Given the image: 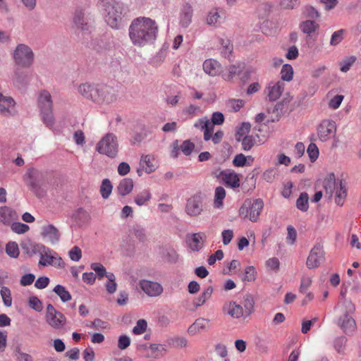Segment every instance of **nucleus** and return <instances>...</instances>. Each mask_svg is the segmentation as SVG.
I'll return each mask as SVG.
<instances>
[{"instance_id": "nucleus-1", "label": "nucleus", "mask_w": 361, "mask_h": 361, "mask_svg": "<svg viewBox=\"0 0 361 361\" xmlns=\"http://www.w3.org/2000/svg\"><path fill=\"white\" fill-rule=\"evenodd\" d=\"M128 32L132 43L135 46L143 47L155 40L158 27L151 18L139 17L132 21Z\"/></svg>"}, {"instance_id": "nucleus-2", "label": "nucleus", "mask_w": 361, "mask_h": 361, "mask_svg": "<svg viewBox=\"0 0 361 361\" xmlns=\"http://www.w3.org/2000/svg\"><path fill=\"white\" fill-rule=\"evenodd\" d=\"M98 7L110 27L116 29L121 27L123 11L122 4L115 0H99Z\"/></svg>"}, {"instance_id": "nucleus-3", "label": "nucleus", "mask_w": 361, "mask_h": 361, "mask_svg": "<svg viewBox=\"0 0 361 361\" xmlns=\"http://www.w3.org/2000/svg\"><path fill=\"white\" fill-rule=\"evenodd\" d=\"M37 106L43 123L47 128H51L55 123V118L53 114V101L51 94L47 90H42L39 93Z\"/></svg>"}, {"instance_id": "nucleus-4", "label": "nucleus", "mask_w": 361, "mask_h": 361, "mask_svg": "<svg viewBox=\"0 0 361 361\" xmlns=\"http://www.w3.org/2000/svg\"><path fill=\"white\" fill-rule=\"evenodd\" d=\"M264 207L262 199L258 198L252 202L246 200L239 209V214L243 218H249L252 222H256Z\"/></svg>"}, {"instance_id": "nucleus-5", "label": "nucleus", "mask_w": 361, "mask_h": 361, "mask_svg": "<svg viewBox=\"0 0 361 361\" xmlns=\"http://www.w3.org/2000/svg\"><path fill=\"white\" fill-rule=\"evenodd\" d=\"M96 149L99 154H105L110 158L116 157L118 151L116 136L113 133H107L97 143Z\"/></svg>"}, {"instance_id": "nucleus-6", "label": "nucleus", "mask_w": 361, "mask_h": 361, "mask_svg": "<svg viewBox=\"0 0 361 361\" xmlns=\"http://www.w3.org/2000/svg\"><path fill=\"white\" fill-rule=\"evenodd\" d=\"M44 172L35 168H30L25 174L24 180L30 190L37 195L38 191L44 185Z\"/></svg>"}, {"instance_id": "nucleus-7", "label": "nucleus", "mask_w": 361, "mask_h": 361, "mask_svg": "<svg viewBox=\"0 0 361 361\" xmlns=\"http://www.w3.org/2000/svg\"><path fill=\"white\" fill-rule=\"evenodd\" d=\"M16 63L23 67H29L34 60V54L32 49L27 45L18 44L14 52Z\"/></svg>"}, {"instance_id": "nucleus-8", "label": "nucleus", "mask_w": 361, "mask_h": 361, "mask_svg": "<svg viewBox=\"0 0 361 361\" xmlns=\"http://www.w3.org/2000/svg\"><path fill=\"white\" fill-rule=\"evenodd\" d=\"M325 260V252L323 246L317 243L311 249L306 261L307 267L310 269L319 267Z\"/></svg>"}, {"instance_id": "nucleus-9", "label": "nucleus", "mask_w": 361, "mask_h": 361, "mask_svg": "<svg viewBox=\"0 0 361 361\" xmlns=\"http://www.w3.org/2000/svg\"><path fill=\"white\" fill-rule=\"evenodd\" d=\"M203 195L196 193L188 199L185 205V212L190 216H197L203 211Z\"/></svg>"}, {"instance_id": "nucleus-10", "label": "nucleus", "mask_w": 361, "mask_h": 361, "mask_svg": "<svg viewBox=\"0 0 361 361\" xmlns=\"http://www.w3.org/2000/svg\"><path fill=\"white\" fill-rule=\"evenodd\" d=\"M96 102L97 104H111L117 99L115 90L109 86L98 85Z\"/></svg>"}, {"instance_id": "nucleus-11", "label": "nucleus", "mask_w": 361, "mask_h": 361, "mask_svg": "<svg viewBox=\"0 0 361 361\" xmlns=\"http://www.w3.org/2000/svg\"><path fill=\"white\" fill-rule=\"evenodd\" d=\"M216 178H221L226 187L236 188L240 186L239 175L231 169L218 170L214 172Z\"/></svg>"}, {"instance_id": "nucleus-12", "label": "nucleus", "mask_w": 361, "mask_h": 361, "mask_svg": "<svg viewBox=\"0 0 361 361\" xmlns=\"http://www.w3.org/2000/svg\"><path fill=\"white\" fill-rule=\"evenodd\" d=\"M336 131V123L331 120H324L317 128L318 137L322 142H325L334 136Z\"/></svg>"}, {"instance_id": "nucleus-13", "label": "nucleus", "mask_w": 361, "mask_h": 361, "mask_svg": "<svg viewBox=\"0 0 361 361\" xmlns=\"http://www.w3.org/2000/svg\"><path fill=\"white\" fill-rule=\"evenodd\" d=\"M141 289L150 297H157L161 294L163 288L161 285L157 282L149 280L142 279L140 281Z\"/></svg>"}, {"instance_id": "nucleus-14", "label": "nucleus", "mask_w": 361, "mask_h": 361, "mask_svg": "<svg viewBox=\"0 0 361 361\" xmlns=\"http://www.w3.org/2000/svg\"><path fill=\"white\" fill-rule=\"evenodd\" d=\"M193 8L190 4H183L179 14V24L183 28H187L192 23Z\"/></svg>"}, {"instance_id": "nucleus-15", "label": "nucleus", "mask_w": 361, "mask_h": 361, "mask_svg": "<svg viewBox=\"0 0 361 361\" xmlns=\"http://www.w3.org/2000/svg\"><path fill=\"white\" fill-rule=\"evenodd\" d=\"M98 85L91 83H82L79 85L78 90L79 93L84 98L96 102V97L97 93Z\"/></svg>"}, {"instance_id": "nucleus-16", "label": "nucleus", "mask_w": 361, "mask_h": 361, "mask_svg": "<svg viewBox=\"0 0 361 361\" xmlns=\"http://www.w3.org/2000/svg\"><path fill=\"white\" fill-rule=\"evenodd\" d=\"M290 99L284 98L281 102L276 103L271 110H268L269 113H271V122L279 121L281 116L286 112Z\"/></svg>"}, {"instance_id": "nucleus-17", "label": "nucleus", "mask_w": 361, "mask_h": 361, "mask_svg": "<svg viewBox=\"0 0 361 361\" xmlns=\"http://www.w3.org/2000/svg\"><path fill=\"white\" fill-rule=\"evenodd\" d=\"M341 180H336L335 174L330 173L322 181V187L325 190L326 195H329V197L331 198L336 189L339 186V181Z\"/></svg>"}, {"instance_id": "nucleus-18", "label": "nucleus", "mask_w": 361, "mask_h": 361, "mask_svg": "<svg viewBox=\"0 0 361 361\" xmlns=\"http://www.w3.org/2000/svg\"><path fill=\"white\" fill-rule=\"evenodd\" d=\"M207 238V235L204 233H195L191 235L190 239L188 240L189 247L194 252L200 251Z\"/></svg>"}, {"instance_id": "nucleus-19", "label": "nucleus", "mask_w": 361, "mask_h": 361, "mask_svg": "<svg viewBox=\"0 0 361 361\" xmlns=\"http://www.w3.org/2000/svg\"><path fill=\"white\" fill-rule=\"evenodd\" d=\"M284 82L283 81H278L271 85V83L268 87V97L270 101L276 100L282 94L284 90Z\"/></svg>"}, {"instance_id": "nucleus-20", "label": "nucleus", "mask_w": 361, "mask_h": 361, "mask_svg": "<svg viewBox=\"0 0 361 361\" xmlns=\"http://www.w3.org/2000/svg\"><path fill=\"white\" fill-rule=\"evenodd\" d=\"M338 325L345 333L353 331L355 328V322L354 319L348 314H344L339 318Z\"/></svg>"}, {"instance_id": "nucleus-21", "label": "nucleus", "mask_w": 361, "mask_h": 361, "mask_svg": "<svg viewBox=\"0 0 361 361\" xmlns=\"http://www.w3.org/2000/svg\"><path fill=\"white\" fill-rule=\"evenodd\" d=\"M221 64L216 60L207 59L203 63L204 71L210 75H216L221 71Z\"/></svg>"}, {"instance_id": "nucleus-22", "label": "nucleus", "mask_w": 361, "mask_h": 361, "mask_svg": "<svg viewBox=\"0 0 361 361\" xmlns=\"http://www.w3.org/2000/svg\"><path fill=\"white\" fill-rule=\"evenodd\" d=\"M32 75L28 71L17 70L15 73V83L18 87H26L30 82Z\"/></svg>"}, {"instance_id": "nucleus-23", "label": "nucleus", "mask_w": 361, "mask_h": 361, "mask_svg": "<svg viewBox=\"0 0 361 361\" xmlns=\"http://www.w3.org/2000/svg\"><path fill=\"white\" fill-rule=\"evenodd\" d=\"M209 319L204 318H198L195 322L190 325L188 329V331L191 335L197 334L200 331L203 330L209 327Z\"/></svg>"}, {"instance_id": "nucleus-24", "label": "nucleus", "mask_w": 361, "mask_h": 361, "mask_svg": "<svg viewBox=\"0 0 361 361\" xmlns=\"http://www.w3.org/2000/svg\"><path fill=\"white\" fill-rule=\"evenodd\" d=\"M42 235L44 237H47L52 243L58 242L60 237L58 229L51 224L43 228Z\"/></svg>"}, {"instance_id": "nucleus-25", "label": "nucleus", "mask_w": 361, "mask_h": 361, "mask_svg": "<svg viewBox=\"0 0 361 361\" xmlns=\"http://www.w3.org/2000/svg\"><path fill=\"white\" fill-rule=\"evenodd\" d=\"M319 27V25L312 20H306L300 24L301 31L310 37Z\"/></svg>"}, {"instance_id": "nucleus-26", "label": "nucleus", "mask_w": 361, "mask_h": 361, "mask_svg": "<svg viewBox=\"0 0 361 361\" xmlns=\"http://www.w3.org/2000/svg\"><path fill=\"white\" fill-rule=\"evenodd\" d=\"M77 224L79 226L84 225L89 222L90 216L89 213L82 208H78L72 216Z\"/></svg>"}, {"instance_id": "nucleus-27", "label": "nucleus", "mask_w": 361, "mask_h": 361, "mask_svg": "<svg viewBox=\"0 0 361 361\" xmlns=\"http://www.w3.org/2000/svg\"><path fill=\"white\" fill-rule=\"evenodd\" d=\"M336 193L335 202L338 206H343L347 196V189L343 180L339 181V186L334 191Z\"/></svg>"}, {"instance_id": "nucleus-28", "label": "nucleus", "mask_w": 361, "mask_h": 361, "mask_svg": "<svg viewBox=\"0 0 361 361\" xmlns=\"http://www.w3.org/2000/svg\"><path fill=\"white\" fill-rule=\"evenodd\" d=\"M133 188V182L131 178H123L117 186V192L121 196L129 194Z\"/></svg>"}, {"instance_id": "nucleus-29", "label": "nucleus", "mask_w": 361, "mask_h": 361, "mask_svg": "<svg viewBox=\"0 0 361 361\" xmlns=\"http://www.w3.org/2000/svg\"><path fill=\"white\" fill-rule=\"evenodd\" d=\"M219 43L221 46V54L224 58L231 61L233 50V46L231 41L228 39L221 38L219 39Z\"/></svg>"}, {"instance_id": "nucleus-30", "label": "nucleus", "mask_w": 361, "mask_h": 361, "mask_svg": "<svg viewBox=\"0 0 361 361\" xmlns=\"http://www.w3.org/2000/svg\"><path fill=\"white\" fill-rule=\"evenodd\" d=\"M75 25L82 30L88 29L87 23L85 18V13L82 9H77L73 17Z\"/></svg>"}, {"instance_id": "nucleus-31", "label": "nucleus", "mask_w": 361, "mask_h": 361, "mask_svg": "<svg viewBox=\"0 0 361 361\" xmlns=\"http://www.w3.org/2000/svg\"><path fill=\"white\" fill-rule=\"evenodd\" d=\"M228 314L233 318H240L245 316L243 307L235 302H230L228 304Z\"/></svg>"}, {"instance_id": "nucleus-32", "label": "nucleus", "mask_w": 361, "mask_h": 361, "mask_svg": "<svg viewBox=\"0 0 361 361\" xmlns=\"http://www.w3.org/2000/svg\"><path fill=\"white\" fill-rule=\"evenodd\" d=\"M46 322L53 328L59 329L66 323V317L62 314V318L58 314H52V317H49L45 316Z\"/></svg>"}, {"instance_id": "nucleus-33", "label": "nucleus", "mask_w": 361, "mask_h": 361, "mask_svg": "<svg viewBox=\"0 0 361 361\" xmlns=\"http://www.w3.org/2000/svg\"><path fill=\"white\" fill-rule=\"evenodd\" d=\"M212 286H208L198 298L195 299L193 303L194 306L197 308L198 307L203 305L205 302L212 296Z\"/></svg>"}, {"instance_id": "nucleus-34", "label": "nucleus", "mask_w": 361, "mask_h": 361, "mask_svg": "<svg viewBox=\"0 0 361 361\" xmlns=\"http://www.w3.org/2000/svg\"><path fill=\"white\" fill-rule=\"evenodd\" d=\"M236 141L241 142L242 149L244 151L250 150L255 145L256 140L252 135H245L243 137H235Z\"/></svg>"}, {"instance_id": "nucleus-35", "label": "nucleus", "mask_w": 361, "mask_h": 361, "mask_svg": "<svg viewBox=\"0 0 361 361\" xmlns=\"http://www.w3.org/2000/svg\"><path fill=\"white\" fill-rule=\"evenodd\" d=\"M243 305L244 306L245 317L250 315L254 310L255 301L252 295L246 294L243 298Z\"/></svg>"}, {"instance_id": "nucleus-36", "label": "nucleus", "mask_w": 361, "mask_h": 361, "mask_svg": "<svg viewBox=\"0 0 361 361\" xmlns=\"http://www.w3.org/2000/svg\"><path fill=\"white\" fill-rule=\"evenodd\" d=\"M15 102L11 97H4L0 93V111L2 113H9L8 109L13 106Z\"/></svg>"}, {"instance_id": "nucleus-37", "label": "nucleus", "mask_w": 361, "mask_h": 361, "mask_svg": "<svg viewBox=\"0 0 361 361\" xmlns=\"http://www.w3.org/2000/svg\"><path fill=\"white\" fill-rule=\"evenodd\" d=\"M309 196L307 192H301L296 200L297 208L302 212H307L309 208Z\"/></svg>"}, {"instance_id": "nucleus-38", "label": "nucleus", "mask_w": 361, "mask_h": 361, "mask_svg": "<svg viewBox=\"0 0 361 361\" xmlns=\"http://www.w3.org/2000/svg\"><path fill=\"white\" fill-rule=\"evenodd\" d=\"M53 291L59 296L62 302H66L71 300V293L61 285H56Z\"/></svg>"}, {"instance_id": "nucleus-39", "label": "nucleus", "mask_w": 361, "mask_h": 361, "mask_svg": "<svg viewBox=\"0 0 361 361\" xmlns=\"http://www.w3.org/2000/svg\"><path fill=\"white\" fill-rule=\"evenodd\" d=\"M140 166L147 173H150L154 171L156 169V166L152 163V157L150 155H145L142 157L140 160Z\"/></svg>"}, {"instance_id": "nucleus-40", "label": "nucleus", "mask_w": 361, "mask_h": 361, "mask_svg": "<svg viewBox=\"0 0 361 361\" xmlns=\"http://www.w3.org/2000/svg\"><path fill=\"white\" fill-rule=\"evenodd\" d=\"M226 197V190L221 187L219 186L215 189L214 194V205L217 208H220L223 206V200Z\"/></svg>"}, {"instance_id": "nucleus-41", "label": "nucleus", "mask_w": 361, "mask_h": 361, "mask_svg": "<svg viewBox=\"0 0 361 361\" xmlns=\"http://www.w3.org/2000/svg\"><path fill=\"white\" fill-rule=\"evenodd\" d=\"M113 185L108 178L102 180L100 186V193L104 199H107L111 193Z\"/></svg>"}, {"instance_id": "nucleus-42", "label": "nucleus", "mask_w": 361, "mask_h": 361, "mask_svg": "<svg viewBox=\"0 0 361 361\" xmlns=\"http://www.w3.org/2000/svg\"><path fill=\"white\" fill-rule=\"evenodd\" d=\"M346 342L347 338L343 336H338L334 340V347L338 353L341 355H345Z\"/></svg>"}, {"instance_id": "nucleus-43", "label": "nucleus", "mask_w": 361, "mask_h": 361, "mask_svg": "<svg viewBox=\"0 0 361 361\" xmlns=\"http://www.w3.org/2000/svg\"><path fill=\"white\" fill-rule=\"evenodd\" d=\"M357 58L355 56H347L345 57L340 62V70L343 73H346L350 68V67L353 65V63L356 61Z\"/></svg>"}, {"instance_id": "nucleus-44", "label": "nucleus", "mask_w": 361, "mask_h": 361, "mask_svg": "<svg viewBox=\"0 0 361 361\" xmlns=\"http://www.w3.org/2000/svg\"><path fill=\"white\" fill-rule=\"evenodd\" d=\"M345 33L346 30L345 29H341L335 31L331 37L330 44L331 46H336L340 44L344 39V35Z\"/></svg>"}, {"instance_id": "nucleus-45", "label": "nucleus", "mask_w": 361, "mask_h": 361, "mask_svg": "<svg viewBox=\"0 0 361 361\" xmlns=\"http://www.w3.org/2000/svg\"><path fill=\"white\" fill-rule=\"evenodd\" d=\"M242 71L243 68L240 66V64L231 65L228 68V73L227 75H226L225 80L228 81L232 80L233 77L239 75L241 73Z\"/></svg>"}, {"instance_id": "nucleus-46", "label": "nucleus", "mask_w": 361, "mask_h": 361, "mask_svg": "<svg viewBox=\"0 0 361 361\" xmlns=\"http://www.w3.org/2000/svg\"><path fill=\"white\" fill-rule=\"evenodd\" d=\"M151 198V194L148 190H143L142 192L137 194L135 197V202L138 206H142L145 204Z\"/></svg>"}, {"instance_id": "nucleus-47", "label": "nucleus", "mask_w": 361, "mask_h": 361, "mask_svg": "<svg viewBox=\"0 0 361 361\" xmlns=\"http://www.w3.org/2000/svg\"><path fill=\"white\" fill-rule=\"evenodd\" d=\"M41 247L42 248V251L41 252V258L39 264L42 266L53 264L54 257L47 253L45 246L42 245Z\"/></svg>"}, {"instance_id": "nucleus-48", "label": "nucleus", "mask_w": 361, "mask_h": 361, "mask_svg": "<svg viewBox=\"0 0 361 361\" xmlns=\"http://www.w3.org/2000/svg\"><path fill=\"white\" fill-rule=\"evenodd\" d=\"M6 254L13 258H16L19 255L18 245L16 242H9L6 246Z\"/></svg>"}, {"instance_id": "nucleus-49", "label": "nucleus", "mask_w": 361, "mask_h": 361, "mask_svg": "<svg viewBox=\"0 0 361 361\" xmlns=\"http://www.w3.org/2000/svg\"><path fill=\"white\" fill-rule=\"evenodd\" d=\"M281 79L283 81H290L293 79V70L290 65L285 64L281 71Z\"/></svg>"}, {"instance_id": "nucleus-50", "label": "nucleus", "mask_w": 361, "mask_h": 361, "mask_svg": "<svg viewBox=\"0 0 361 361\" xmlns=\"http://www.w3.org/2000/svg\"><path fill=\"white\" fill-rule=\"evenodd\" d=\"M133 235L140 241L145 242L147 240L146 231L144 228L140 225H135L133 227Z\"/></svg>"}, {"instance_id": "nucleus-51", "label": "nucleus", "mask_w": 361, "mask_h": 361, "mask_svg": "<svg viewBox=\"0 0 361 361\" xmlns=\"http://www.w3.org/2000/svg\"><path fill=\"white\" fill-rule=\"evenodd\" d=\"M233 164L237 167L250 166V163L247 161V157L242 153L238 154L235 156L233 159Z\"/></svg>"}, {"instance_id": "nucleus-52", "label": "nucleus", "mask_w": 361, "mask_h": 361, "mask_svg": "<svg viewBox=\"0 0 361 361\" xmlns=\"http://www.w3.org/2000/svg\"><path fill=\"white\" fill-rule=\"evenodd\" d=\"M0 294L5 306L11 307L12 305V298L10 289L5 286L2 287L0 290Z\"/></svg>"}, {"instance_id": "nucleus-53", "label": "nucleus", "mask_w": 361, "mask_h": 361, "mask_svg": "<svg viewBox=\"0 0 361 361\" xmlns=\"http://www.w3.org/2000/svg\"><path fill=\"white\" fill-rule=\"evenodd\" d=\"M147 327V322L143 319H139L133 329V333L135 335L142 334L146 331Z\"/></svg>"}, {"instance_id": "nucleus-54", "label": "nucleus", "mask_w": 361, "mask_h": 361, "mask_svg": "<svg viewBox=\"0 0 361 361\" xmlns=\"http://www.w3.org/2000/svg\"><path fill=\"white\" fill-rule=\"evenodd\" d=\"M256 271L253 266L247 267L245 270L244 277L243 278V281H247L248 282L254 281L256 279Z\"/></svg>"}, {"instance_id": "nucleus-55", "label": "nucleus", "mask_w": 361, "mask_h": 361, "mask_svg": "<svg viewBox=\"0 0 361 361\" xmlns=\"http://www.w3.org/2000/svg\"><path fill=\"white\" fill-rule=\"evenodd\" d=\"M307 152L312 162H314L318 158L319 149L314 143H310L309 145Z\"/></svg>"}, {"instance_id": "nucleus-56", "label": "nucleus", "mask_w": 361, "mask_h": 361, "mask_svg": "<svg viewBox=\"0 0 361 361\" xmlns=\"http://www.w3.org/2000/svg\"><path fill=\"white\" fill-rule=\"evenodd\" d=\"M11 230L18 234H23L29 230V226L20 222H14L11 224Z\"/></svg>"}, {"instance_id": "nucleus-57", "label": "nucleus", "mask_w": 361, "mask_h": 361, "mask_svg": "<svg viewBox=\"0 0 361 361\" xmlns=\"http://www.w3.org/2000/svg\"><path fill=\"white\" fill-rule=\"evenodd\" d=\"M195 148V145L190 140H187L183 142L180 147V150L186 156L190 155Z\"/></svg>"}, {"instance_id": "nucleus-58", "label": "nucleus", "mask_w": 361, "mask_h": 361, "mask_svg": "<svg viewBox=\"0 0 361 361\" xmlns=\"http://www.w3.org/2000/svg\"><path fill=\"white\" fill-rule=\"evenodd\" d=\"M11 210L7 207H0V221L8 223L11 219Z\"/></svg>"}, {"instance_id": "nucleus-59", "label": "nucleus", "mask_w": 361, "mask_h": 361, "mask_svg": "<svg viewBox=\"0 0 361 361\" xmlns=\"http://www.w3.org/2000/svg\"><path fill=\"white\" fill-rule=\"evenodd\" d=\"M220 18L221 16L217 11H212L208 14L207 23L210 25H215L216 23H219Z\"/></svg>"}, {"instance_id": "nucleus-60", "label": "nucleus", "mask_w": 361, "mask_h": 361, "mask_svg": "<svg viewBox=\"0 0 361 361\" xmlns=\"http://www.w3.org/2000/svg\"><path fill=\"white\" fill-rule=\"evenodd\" d=\"M91 269L96 272L99 279L103 278L106 274V268L100 263H92Z\"/></svg>"}, {"instance_id": "nucleus-61", "label": "nucleus", "mask_w": 361, "mask_h": 361, "mask_svg": "<svg viewBox=\"0 0 361 361\" xmlns=\"http://www.w3.org/2000/svg\"><path fill=\"white\" fill-rule=\"evenodd\" d=\"M30 307L37 311L40 312L42 310V304L40 300L36 296H31L29 298Z\"/></svg>"}, {"instance_id": "nucleus-62", "label": "nucleus", "mask_w": 361, "mask_h": 361, "mask_svg": "<svg viewBox=\"0 0 361 361\" xmlns=\"http://www.w3.org/2000/svg\"><path fill=\"white\" fill-rule=\"evenodd\" d=\"M71 260L78 262L82 257V251L78 246H74L68 252Z\"/></svg>"}, {"instance_id": "nucleus-63", "label": "nucleus", "mask_w": 361, "mask_h": 361, "mask_svg": "<svg viewBox=\"0 0 361 361\" xmlns=\"http://www.w3.org/2000/svg\"><path fill=\"white\" fill-rule=\"evenodd\" d=\"M305 16L311 19H317L320 17L319 11L312 6H307L305 8Z\"/></svg>"}, {"instance_id": "nucleus-64", "label": "nucleus", "mask_w": 361, "mask_h": 361, "mask_svg": "<svg viewBox=\"0 0 361 361\" xmlns=\"http://www.w3.org/2000/svg\"><path fill=\"white\" fill-rule=\"evenodd\" d=\"M130 345V339L126 335H121L118 340V348L120 350H125Z\"/></svg>"}]
</instances>
